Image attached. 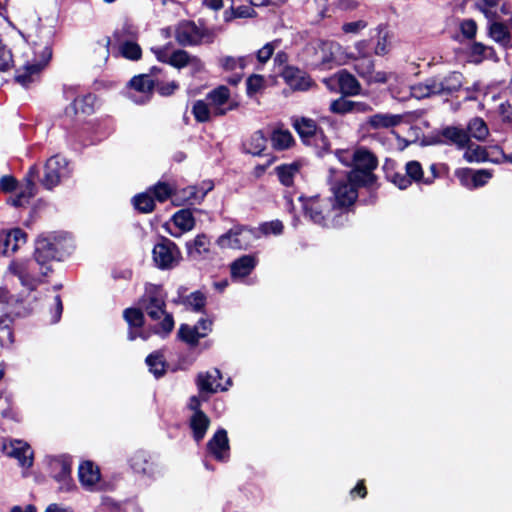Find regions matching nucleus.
Masks as SVG:
<instances>
[{"instance_id":"obj_1","label":"nucleus","mask_w":512,"mask_h":512,"mask_svg":"<svg viewBox=\"0 0 512 512\" xmlns=\"http://www.w3.org/2000/svg\"><path fill=\"white\" fill-rule=\"evenodd\" d=\"M57 258V248L48 238L36 241L34 257L25 261H13L9 271L17 276L23 286L34 289L52 271L51 262Z\"/></svg>"},{"instance_id":"obj_2","label":"nucleus","mask_w":512,"mask_h":512,"mask_svg":"<svg viewBox=\"0 0 512 512\" xmlns=\"http://www.w3.org/2000/svg\"><path fill=\"white\" fill-rule=\"evenodd\" d=\"M305 217L322 227H337L343 224L347 216L333 205L331 199L312 196L299 197Z\"/></svg>"},{"instance_id":"obj_3","label":"nucleus","mask_w":512,"mask_h":512,"mask_svg":"<svg viewBox=\"0 0 512 512\" xmlns=\"http://www.w3.org/2000/svg\"><path fill=\"white\" fill-rule=\"evenodd\" d=\"M165 293L161 286L148 284L145 287V292L139 300V306L142 311L154 321H158L164 316L159 324V329L156 333L169 334L174 328L173 316L166 313L165 307Z\"/></svg>"},{"instance_id":"obj_4","label":"nucleus","mask_w":512,"mask_h":512,"mask_svg":"<svg viewBox=\"0 0 512 512\" xmlns=\"http://www.w3.org/2000/svg\"><path fill=\"white\" fill-rule=\"evenodd\" d=\"M330 174V189L334 197L333 205L343 211V208L354 204L358 198V187L363 186V184L351 179L347 172L337 173L334 169H330Z\"/></svg>"},{"instance_id":"obj_5","label":"nucleus","mask_w":512,"mask_h":512,"mask_svg":"<svg viewBox=\"0 0 512 512\" xmlns=\"http://www.w3.org/2000/svg\"><path fill=\"white\" fill-rule=\"evenodd\" d=\"M36 59L28 62L16 72L15 79L23 87H28L31 83L38 80L43 68L47 65L52 56L51 47L48 43L36 46L34 49Z\"/></svg>"},{"instance_id":"obj_6","label":"nucleus","mask_w":512,"mask_h":512,"mask_svg":"<svg viewBox=\"0 0 512 512\" xmlns=\"http://www.w3.org/2000/svg\"><path fill=\"white\" fill-rule=\"evenodd\" d=\"M175 38L182 46L212 43L216 38L214 30L198 27L194 22L183 21L175 29Z\"/></svg>"},{"instance_id":"obj_7","label":"nucleus","mask_w":512,"mask_h":512,"mask_svg":"<svg viewBox=\"0 0 512 512\" xmlns=\"http://www.w3.org/2000/svg\"><path fill=\"white\" fill-rule=\"evenodd\" d=\"M354 169L349 171L351 179H355L363 186H371L375 182L372 170L377 166L375 156L368 150L359 149L353 154Z\"/></svg>"},{"instance_id":"obj_8","label":"nucleus","mask_w":512,"mask_h":512,"mask_svg":"<svg viewBox=\"0 0 512 512\" xmlns=\"http://www.w3.org/2000/svg\"><path fill=\"white\" fill-rule=\"evenodd\" d=\"M313 51V63L322 69H332L340 64L341 46L335 41L319 40L314 44Z\"/></svg>"},{"instance_id":"obj_9","label":"nucleus","mask_w":512,"mask_h":512,"mask_svg":"<svg viewBox=\"0 0 512 512\" xmlns=\"http://www.w3.org/2000/svg\"><path fill=\"white\" fill-rule=\"evenodd\" d=\"M214 116L220 117L226 115L229 111L235 110L238 103L231 97L228 87L221 85L211 90L207 95Z\"/></svg>"},{"instance_id":"obj_10","label":"nucleus","mask_w":512,"mask_h":512,"mask_svg":"<svg viewBox=\"0 0 512 512\" xmlns=\"http://www.w3.org/2000/svg\"><path fill=\"white\" fill-rule=\"evenodd\" d=\"M258 238L253 229L235 227L217 240L221 248L247 249Z\"/></svg>"},{"instance_id":"obj_11","label":"nucleus","mask_w":512,"mask_h":512,"mask_svg":"<svg viewBox=\"0 0 512 512\" xmlns=\"http://www.w3.org/2000/svg\"><path fill=\"white\" fill-rule=\"evenodd\" d=\"M180 256L177 245L167 238H163L153 248V260L156 266L161 269H169L175 266L179 262Z\"/></svg>"},{"instance_id":"obj_12","label":"nucleus","mask_w":512,"mask_h":512,"mask_svg":"<svg viewBox=\"0 0 512 512\" xmlns=\"http://www.w3.org/2000/svg\"><path fill=\"white\" fill-rule=\"evenodd\" d=\"M69 175L68 161L66 158L56 155L51 157L45 165V173L42 184L47 189L57 186L62 178Z\"/></svg>"},{"instance_id":"obj_13","label":"nucleus","mask_w":512,"mask_h":512,"mask_svg":"<svg viewBox=\"0 0 512 512\" xmlns=\"http://www.w3.org/2000/svg\"><path fill=\"white\" fill-rule=\"evenodd\" d=\"M53 478L59 483L60 491H71L75 484L71 477V462L68 458H54L50 461Z\"/></svg>"},{"instance_id":"obj_14","label":"nucleus","mask_w":512,"mask_h":512,"mask_svg":"<svg viewBox=\"0 0 512 512\" xmlns=\"http://www.w3.org/2000/svg\"><path fill=\"white\" fill-rule=\"evenodd\" d=\"M131 91L129 97L138 104L147 102L155 87V82L150 75L142 74L130 80Z\"/></svg>"},{"instance_id":"obj_15","label":"nucleus","mask_w":512,"mask_h":512,"mask_svg":"<svg viewBox=\"0 0 512 512\" xmlns=\"http://www.w3.org/2000/svg\"><path fill=\"white\" fill-rule=\"evenodd\" d=\"M151 51L160 62L170 64L176 68L185 67L194 60L184 50L171 51L169 45L163 47H152Z\"/></svg>"},{"instance_id":"obj_16","label":"nucleus","mask_w":512,"mask_h":512,"mask_svg":"<svg viewBox=\"0 0 512 512\" xmlns=\"http://www.w3.org/2000/svg\"><path fill=\"white\" fill-rule=\"evenodd\" d=\"M293 127L305 143L310 144L314 139L321 138L323 147L326 148L328 146L327 139L313 119L307 117L295 118L293 120Z\"/></svg>"},{"instance_id":"obj_17","label":"nucleus","mask_w":512,"mask_h":512,"mask_svg":"<svg viewBox=\"0 0 512 512\" xmlns=\"http://www.w3.org/2000/svg\"><path fill=\"white\" fill-rule=\"evenodd\" d=\"M212 189L211 181H204L199 186H188L175 192V201L179 204H198Z\"/></svg>"},{"instance_id":"obj_18","label":"nucleus","mask_w":512,"mask_h":512,"mask_svg":"<svg viewBox=\"0 0 512 512\" xmlns=\"http://www.w3.org/2000/svg\"><path fill=\"white\" fill-rule=\"evenodd\" d=\"M78 478L86 490L95 491L101 488L100 469L92 461H83L79 465Z\"/></svg>"},{"instance_id":"obj_19","label":"nucleus","mask_w":512,"mask_h":512,"mask_svg":"<svg viewBox=\"0 0 512 512\" xmlns=\"http://www.w3.org/2000/svg\"><path fill=\"white\" fill-rule=\"evenodd\" d=\"M3 452L18 460L22 467L29 468L33 464V451L31 447L21 440H11L3 445Z\"/></svg>"},{"instance_id":"obj_20","label":"nucleus","mask_w":512,"mask_h":512,"mask_svg":"<svg viewBox=\"0 0 512 512\" xmlns=\"http://www.w3.org/2000/svg\"><path fill=\"white\" fill-rule=\"evenodd\" d=\"M207 451L217 461L226 462L230 456V446L225 429H218L207 443Z\"/></svg>"},{"instance_id":"obj_21","label":"nucleus","mask_w":512,"mask_h":512,"mask_svg":"<svg viewBox=\"0 0 512 512\" xmlns=\"http://www.w3.org/2000/svg\"><path fill=\"white\" fill-rule=\"evenodd\" d=\"M123 317L129 326L128 339L134 341L136 338L146 340L148 334L143 330L144 315L141 308H127L123 312Z\"/></svg>"},{"instance_id":"obj_22","label":"nucleus","mask_w":512,"mask_h":512,"mask_svg":"<svg viewBox=\"0 0 512 512\" xmlns=\"http://www.w3.org/2000/svg\"><path fill=\"white\" fill-rule=\"evenodd\" d=\"M221 372L218 369H213L211 372H201L197 376V386L201 393H215L219 389L226 391L231 386V379L229 378L225 386H222L218 379H221Z\"/></svg>"},{"instance_id":"obj_23","label":"nucleus","mask_w":512,"mask_h":512,"mask_svg":"<svg viewBox=\"0 0 512 512\" xmlns=\"http://www.w3.org/2000/svg\"><path fill=\"white\" fill-rule=\"evenodd\" d=\"M37 174V169L35 167H31L17 195L15 197H11L8 200L11 205L15 207L23 206L24 204L28 203V201L35 195L36 185L34 183V179L36 178Z\"/></svg>"},{"instance_id":"obj_24","label":"nucleus","mask_w":512,"mask_h":512,"mask_svg":"<svg viewBox=\"0 0 512 512\" xmlns=\"http://www.w3.org/2000/svg\"><path fill=\"white\" fill-rule=\"evenodd\" d=\"M26 242V234L19 228L9 232H0V255L15 252Z\"/></svg>"},{"instance_id":"obj_25","label":"nucleus","mask_w":512,"mask_h":512,"mask_svg":"<svg viewBox=\"0 0 512 512\" xmlns=\"http://www.w3.org/2000/svg\"><path fill=\"white\" fill-rule=\"evenodd\" d=\"M283 78L293 90L305 91L312 84L311 78L304 71L293 66L285 68Z\"/></svg>"},{"instance_id":"obj_26","label":"nucleus","mask_w":512,"mask_h":512,"mask_svg":"<svg viewBox=\"0 0 512 512\" xmlns=\"http://www.w3.org/2000/svg\"><path fill=\"white\" fill-rule=\"evenodd\" d=\"M130 466L134 472L146 475L148 477H154L156 469L154 463L150 461L149 456L144 451L135 452L130 460Z\"/></svg>"},{"instance_id":"obj_27","label":"nucleus","mask_w":512,"mask_h":512,"mask_svg":"<svg viewBox=\"0 0 512 512\" xmlns=\"http://www.w3.org/2000/svg\"><path fill=\"white\" fill-rule=\"evenodd\" d=\"M257 264V258L252 255H244L231 264V276L234 279H242L248 276Z\"/></svg>"},{"instance_id":"obj_28","label":"nucleus","mask_w":512,"mask_h":512,"mask_svg":"<svg viewBox=\"0 0 512 512\" xmlns=\"http://www.w3.org/2000/svg\"><path fill=\"white\" fill-rule=\"evenodd\" d=\"M336 74L338 78L339 91L344 96H355L360 93L361 85L352 74L346 70H341Z\"/></svg>"},{"instance_id":"obj_29","label":"nucleus","mask_w":512,"mask_h":512,"mask_svg":"<svg viewBox=\"0 0 512 512\" xmlns=\"http://www.w3.org/2000/svg\"><path fill=\"white\" fill-rule=\"evenodd\" d=\"M182 290L185 291L184 288H181L179 290L178 298L174 300L175 303L182 304L187 309H190L195 312H200L204 309L206 305V296L202 292L195 291L190 295L185 296L182 294Z\"/></svg>"},{"instance_id":"obj_30","label":"nucleus","mask_w":512,"mask_h":512,"mask_svg":"<svg viewBox=\"0 0 512 512\" xmlns=\"http://www.w3.org/2000/svg\"><path fill=\"white\" fill-rule=\"evenodd\" d=\"M403 117L398 114L377 113L368 118V125L373 129H388L399 125Z\"/></svg>"},{"instance_id":"obj_31","label":"nucleus","mask_w":512,"mask_h":512,"mask_svg":"<svg viewBox=\"0 0 512 512\" xmlns=\"http://www.w3.org/2000/svg\"><path fill=\"white\" fill-rule=\"evenodd\" d=\"M189 425L193 433V438L196 442H200L205 437L210 425V420L203 411H198L191 415Z\"/></svg>"},{"instance_id":"obj_32","label":"nucleus","mask_w":512,"mask_h":512,"mask_svg":"<svg viewBox=\"0 0 512 512\" xmlns=\"http://www.w3.org/2000/svg\"><path fill=\"white\" fill-rule=\"evenodd\" d=\"M253 59V55H245L240 57L226 55L218 59V64L223 70L227 72H234L237 70L245 69L250 63H252Z\"/></svg>"},{"instance_id":"obj_33","label":"nucleus","mask_w":512,"mask_h":512,"mask_svg":"<svg viewBox=\"0 0 512 512\" xmlns=\"http://www.w3.org/2000/svg\"><path fill=\"white\" fill-rule=\"evenodd\" d=\"M438 79V84L440 85V89L438 90V94H450L457 90H459L463 84V76L460 72H450L445 77H436Z\"/></svg>"},{"instance_id":"obj_34","label":"nucleus","mask_w":512,"mask_h":512,"mask_svg":"<svg viewBox=\"0 0 512 512\" xmlns=\"http://www.w3.org/2000/svg\"><path fill=\"white\" fill-rule=\"evenodd\" d=\"M173 222L180 229V233L170 232L174 237H180L183 232L191 231L195 226V219L190 209H182L173 215Z\"/></svg>"},{"instance_id":"obj_35","label":"nucleus","mask_w":512,"mask_h":512,"mask_svg":"<svg viewBox=\"0 0 512 512\" xmlns=\"http://www.w3.org/2000/svg\"><path fill=\"white\" fill-rule=\"evenodd\" d=\"M440 85L437 78H429L422 83L411 86V95L417 99H423L432 95H439Z\"/></svg>"},{"instance_id":"obj_36","label":"nucleus","mask_w":512,"mask_h":512,"mask_svg":"<svg viewBox=\"0 0 512 512\" xmlns=\"http://www.w3.org/2000/svg\"><path fill=\"white\" fill-rule=\"evenodd\" d=\"M441 135L451 143L457 145L459 148H465L469 143V135L466 130L448 126L442 129Z\"/></svg>"},{"instance_id":"obj_37","label":"nucleus","mask_w":512,"mask_h":512,"mask_svg":"<svg viewBox=\"0 0 512 512\" xmlns=\"http://www.w3.org/2000/svg\"><path fill=\"white\" fill-rule=\"evenodd\" d=\"M187 250L190 257L199 259L209 253L210 241L206 235L200 234L193 242L187 243Z\"/></svg>"},{"instance_id":"obj_38","label":"nucleus","mask_w":512,"mask_h":512,"mask_svg":"<svg viewBox=\"0 0 512 512\" xmlns=\"http://www.w3.org/2000/svg\"><path fill=\"white\" fill-rule=\"evenodd\" d=\"M363 63L367 64V70H361L360 65L356 66L357 73L367 80L368 83H386L389 79V74L383 71L374 72V64L372 60H364Z\"/></svg>"},{"instance_id":"obj_39","label":"nucleus","mask_w":512,"mask_h":512,"mask_svg":"<svg viewBox=\"0 0 512 512\" xmlns=\"http://www.w3.org/2000/svg\"><path fill=\"white\" fill-rule=\"evenodd\" d=\"M276 173L280 182L285 186H291L294 182V177L300 171V164L298 162H293L290 164H285L281 166H277L275 168Z\"/></svg>"},{"instance_id":"obj_40","label":"nucleus","mask_w":512,"mask_h":512,"mask_svg":"<svg viewBox=\"0 0 512 512\" xmlns=\"http://www.w3.org/2000/svg\"><path fill=\"white\" fill-rule=\"evenodd\" d=\"M470 137L475 138L478 141H484L489 135V129L485 121L480 117L472 118L466 131Z\"/></svg>"},{"instance_id":"obj_41","label":"nucleus","mask_w":512,"mask_h":512,"mask_svg":"<svg viewBox=\"0 0 512 512\" xmlns=\"http://www.w3.org/2000/svg\"><path fill=\"white\" fill-rule=\"evenodd\" d=\"M376 31L377 42L375 45L374 52L376 55L384 56L390 50L392 35L389 32V30L382 25L378 26Z\"/></svg>"},{"instance_id":"obj_42","label":"nucleus","mask_w":512,"mask_h":512,"mask_svg":"<svg viewBox=\"0 0 512 512\" xmlns=\"http://www.w3.org/2000/svg\"><path fill=\"white\" fill-rule=\"evenodd\" d=\"M490 36L503 46L512 45V34L508 28L499 22H493L489 28Z\"/></svg>"},{"instance_id":"obj_43","label":"nucleus","mask_w":512,"mask_h":512,"mask_svg":"<svg viewBox=\"0 0 512 512\" xmlns=\"http://www.w3.org/2000/svg\"><path fill=\"white\" fill-rule=\"evenodd\" d=\"M271 142L275 149L284 150L294 143V139L290 131L278 128L273 131L271 135Z\"/></svg>"},{"instance_id":"obj_44","label":"nucleus","mask_w":512,"mask_h":512,"mask_svg":"<svg viewBox=\"0 0 512 512\" xmlns=\"http://www.w3.org/2000/svg\"><path fill=\"white\" fill-rule=\"evenodd\" d=\"M192 113L198 122H208L215 118L208 100H197L192 107Z\"/></svg>"},{"instance_id":"obj_45","label":"nucleus","mask_w":512,"mask_h":512,"mask_svg":"<svg viewBox=\"0 0 512 512\" xmlns=\"http://www.w3.org/2000/svg\"><path fill=\"white\" fill-rule=\"evenodd\" d=\"M179 338L191 346L198 344L199 340L203 338L200 336L199 327L189 326L182 324L178 330Z\"/></svg>"},{"instance_id":"obj_46","label":"nucleus","mask_w":512,"mask_h":512,"mask_svg":"<svg viewBox=\"0 0 512 512\" xmlns=\"http://www.w3.org/2000/svg\"><path fill=\"white\" fill-rule=\"evenodd\" d=\"M152 197L159 202L166 201L172 195L175 196V187L166 182H158L152 188L149 189Z\"/></svg>"},{"instance_id":"obj_47","label":"nucleus","mask_w":512,"mask_h":512,"mask_svg":"<svg viewBox=\"0 0 512 512\" xmlns=\"http://www.w3.org/2000/svg\"><path fill=\"white\" fill-rule=\"evenodd\" d=\"M266 147V138L261 131L255 132L245 143V150L252 155H260Z\"/></svg>"},{"instance_id":"obj_48","label":"nucleus","mask_w":512,"mask_h":512,"mask_svg":"<svg viewBox=\"0 0 512 512\" xmlns=\"http://www.w3.org/2000/svg\"><path fill=\"white\" fill-rule=\"evenodd\" d=\"M457 175L462 180L465 176H470L473 182V187L484 186L492 177V174L488 170H478L476 172H472L471 170H462L458 171Z\"/></svg>"},{"instance_id":"obj_49","label":"nucleus","mask_w":512,"mask_h":512,"mask_svg":"<svg viewBox=\"0 0 512 512\" xmlns=\"http://www.w3.org/2000/svg\"><path fill=\"white\" fill-rule=\"evenodd\" d=\"M94 102L95 97L92 94H87L74 99L71 108L75 114L78 112L83 114H91L93 112Z\"/></svg>"},{"instance_id":"obj_50","label":"nucleus","mask_w":512,"mask_h":512,"mask_svg":"<svg viewBox=\"0 0 512 512\" xmlns=\"http://www.w3.org/2000/svg\"><path fill=\"white\" fill-rule=\"evenodd\" d=\"M465 148L464 159L467 162H483L487 159L486 150L479 145L471 143L470 140Z\"/></svg>"},{"instance_id":"obj_51","label":"nucleus","mask_w":512,"mask_h":512,"mask_svg":"<svg viewBox=\"0 0 512 512\" xmlns=\"http://www.w3.org/2000/svg\"><path fill=\"white\" fill-rule=\"evenodd\" d=\"M134 207L143 213H149L154 209V198L150 191L136 195L133 198Z\"/></svg>"},{"instance_id":"obj_52","label":"nucleus","mask_w":512,"mask_h":512,"mask_svg":"<svg viewBox=\"0 0 512 512\" xmlns=\"http://www.w3.org/2000/svg\"><path fill=\"white\" fill-rule=\"evenodd\" d=\"M149 370L156 376L160 377L165 373V362L160 353H152L146 358Z\"/></svg>"},{"instance_id":"obj_53","label":"nucleus","mask_w":512,"mask_h":512,"mask_svg":"<svg viewBox=\"0 0 512 512\" xmlns=\"http://www.w3.org/2000/svg\"><path fill=\"white\" fill-rule=\"evenodd\" d=\"M405 172L411 182L415 181L417 183H423V180H425L422 166L418 161L407 162L405 165Z\"/></svg>"},{"instance_id":"obj_54","label":"nucleus","mask_w":512,"mask_h":512,"mask_svg":"<svg viewBox=\"0 0 512 512\" xmlns=\"http://www.w3.org/2000/svg\"><path fill=\"white\" fill-rule=\"evenodd\" d=\"M120 52L123 57L130 60H138L141 57V48L135 42L127 41L121 45Z\"/></svg>"},{"instance_id":"obj_55","label":"nucleus","mask_w":512,"mask_h":512,"mask_svg":"<svg viewBox=\"0 0 512 512\" xmlns=\"http://www.w3.org/2000/svg\"><path fill=\"white\" fill-rule=\"evenodd\" d=\"M351 107V100L340 97L330 103L329 110L334 114L345 115L352 113Z\"/></svg>"},{"instance_id":"obj_56","label":"nucleus","mask_w":512,"mask_h":512,"mask_svg":"<svg viewBox=\"0 0 512 512\" xmlns=\"http://www.w3.org/2000/svg\"><path fill=\"white\" fill-rule=\"evenodd\" d=\"M265 80L264 77L258 74H253L249 76L246 82L247 86V94L252 95L264 88Z\"/></svg>"},{"instance_id":"obj_57","label":"nucleus","mask_w":512,"mask_h":512,"mask_svg":"<svg viewBox=\"0 0 512 512\" xmlns=\"http://www.w3.org/2000/svg\"><path fill=\"white\" fill-rule=\"evenodd\" d=\"M277 47V42H269L266 43L261 49H259L256 53V59L259 63L265 64L273 55L275 49Z\"/></svg>"},{"instance_id":"obj_58","label":"nucleus","mask_w":512,"mask_h":512,"mask_svg":"<svg viewBox=\"0 0 512 512\" xmlns=\"http://www.w3.org/2000/svg\"><path fill=\"white\" fill-rule=\"evenodd\" d=\"M388 178L395 186L402 190L411 185L410 178L407 176L406 172H393L388 174Z\"/></svg>"},{"instance_id":"obj_59","label":"nucleus","mask_w":512,"mask_h":512,"mask_svg":"<svg viewBox=\"0 0 512 512\" xmlns=\"http://www.w3.org/2000/svg\"><path fill=\"white\" fill-rule=\"evenodd\" d=\"M260 231L264 235L274 234L279 235L283 231V224L279 220H274L271 222H265L260 225Z\"/></svg>"},{"instance_id":"obj_60","label":"nucleus","mask_w":512,"mask_h":512,"mask_svg":"<svg viewBox=\"0 0 512 512\" xmlns=\"http://www.w3.org/2000/svg\"><path fill=\"white\" fill-rule=\"evenodd\" d=\"M460 30L465 38L472 39L476 35L477 25L472 19H466L461 22Z\"/></svg>"},{"instance_id":"obj_61","label":"nucleus","mask_w":512,"mask_h":512,"mask_svg":"<svg viewBox=\"0 0 512 512\" xmlns=\"http://www.w3.org/2000/svg\"><path fill=\"white\" fill-rule=\"evenodd\" d=\"M366 26H367V23L365 21L358 20V21L348 22V23L343 24L342 30L345 33L357 34L359 31L364 29Z\"/></svg>"},{"instance_id":"obj_62","label":"nucleus","mask_w":512,"mask_h":512,"mask_svg":"<svg viewBox=\"0 0 512 512\" xmlns=\"http://www.w3.org/2000/svg\"><path fill=\"white\" fill-rule=\"evenodd\" d=\"M154 88H156V90L161 95L168 96V95H171L178 88V85L174 81H172L167 84L157 83V84H155Z\"/></svg>"},{"instance_id":"obj_63","label":"nucleus","mask_w":512,"mask_h":512,"mask_svg":"<svg viewBox=\"0 0 512 512\" xmlns=\"http://www.w3.org/2000/svg\"><path fill=\"white\" fill-rule=\"evenodd\" d=\"M17 186L16 179L12 176H3L0 179V188L5 192L13 191Z\"/></svg>"},{"instance_id":"obj_64","label":"nucleus","mask_w":512,"mask_h":512,"mask_svg":"<svg viewBox=\"0 0 512 512\" xmlns=\"http://www.w3.org/2000/svg\"><path fill=\"white\" fill-rule=\"evenodd\" d=\"M53 301H54L55 309L52 313L51 322L56 323L59 321V319L61 317V314L63 311V305H62V301H61V298L59 295L55 296Z\"/></svg>"}]
</instances>
